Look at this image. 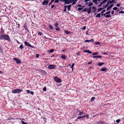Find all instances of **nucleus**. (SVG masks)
<instances>
[{
  "label": "nucleus",
  "mask_w": 124,
  "mask_h": 124,
  "mask_svg": "<svg viewBox=\"0 0 124 124\" xmlns=\"http://www.w3.org/2000/svg\"><path fill=\"white\" fill-rule=\"evenodd\" d=\"M4 40L8 41H11V40L8 35L2 34L0 35V40Z\"/></svg>",
  "instance_id": "obj_1"
},
{
  "label": "nucleus",
  "mask_w": 124,
  "mask_h": 124,
  "mask_svg": "<svg viewBox=\"0 0 124 124\" xmlns=\"http://www.w3.org/2000/svg\"><path fill=\"white\" fill-rule=\"evenodd\" d=\"M23 90L20 89H16L12 90V93H18L22 92Z\"/></svg>",
  "instance_id": "obj_2"
},
{
  "label": "nucleus",
  "mask_w": 124,
  "mask_h": 124,
  "mask_svg": "<svg viewBox=\"0 0 124 124\" xmlns=\"http://www.w3.org/2000/svg\"><path fill=\"white\" fill-rule=\"evenodd\" d=\"M24 43L25 45L26 46H27L33 48L34 47L33 46L31 45L29 43L26 41H25L24 42Z\"/></svg>",
  "instance_id": "obj_3"
},
{
  "label": "nucleus",
  "mask_w": 124,
  "mask_h": 124,
  "mask_svg": "<svg viewBox=\"0 0 124 124\" xmlns=\"http://www.w3.org/2000/svg\"><path fill=\"white\" fill-rule=\"evenodd\" d=\"M54 80L56 82L60 83L62 81L61 79L58 78L57 77H55L54 79Z\"/></svg>",
  "instance_id": "obj_4"
},
{
  "label": "nucleus",
  "mask_w": 124,
  "mask_h": 124,
  "mask_svg": "<svg viewBox=\"0 0 124 124\" xmlns=\"http://www.w3.org/2000/svg\"><path fill=\"white\" fill-rule=\"evenodd\" d=\"M48 68L49 69H53L55 68V66L54 65H50L48 66Z\"/></svg>",
  "instance_id": "obj_5"
},
{
  "label": "nucleus",
  "mask_w": 124,
  "mask_h": 124,
  "mask_svg": "<svg viewBox=\"0 0 124 124\" xmlns=\"http://www.w3.org/2000/svg\"><path fill=\"white\" fill-rule=\"evenodd\" d=\"M14 60L16 61V63L17 64H20L21 63V61L16 58H14Z\"/></svg>",
  "instance_id": "obj_6"
},
{
  "label": "nucleus",
  "mask_w": 124,
  "mask_h": 124,
  "mask_svg": "<svg viewBox=\"0 0 124 124\" xmlns=\"http://www.w3.org/2000/svg\"><path fill=\"white\" fill-rule=\"evenodd\" d=\"M49 1L48 0H45L42 3V4L43 5H46L48 4Z\"/></svg>",
  "instance_id": "obj_7"
},
{
  "label": "nucleus",
  "mask_w": 124,
  "mask_h": 124,
  "mask_svg": "<svg viewBox=\"0 0 124 124\" xmlns=\"http://www.w3.org/2000/svg\"><path fill=\"white\" fill-rule=\"evenodd\" d=\"M113 4H111L106 9V11H108L109 10L110 8H111L113 7Z\"/></svg>",
  "instance_id": "obj_8"
},
{
  "label": "nucleus",
  "mask_w": 124,
  "mask_h": 124,
  "mask_svg": "<svg viewBox=\"0 0 124 124\" xmlns=\"http://www.w3.org/2000/svg\"><path fill=\"white\" fill-rule=\"evenodd\" d=\"M1 30L0 32V35H2V34H4V31L2 28H1Z\"/></svg>",
  "instance_id": "obj_9"
},
{
  "label": "nucleus",
  "mask_w": 124,
  "mask_h": 124,
  "mask_svg": "<svg viewBox=\"0 0 124 124\" xmlns=\"http://www.w3.org/2000/svg\"><path fill=\"white\" fill-rule=\"evenodd\" d=\"M91 41H92L93 42L94 41L93 39H91L90 40H86L85 41V42H90Z\"/></svg>",
  "instance_id": "obj_10"
},
{
  "label": "nucleus",
  "mask_w": 124,
  "mask_h": 124,
  "mask_svg": "<svg viewBox=\"0 0 124 124\" xmlns=\"http://www.w3.org/2000/svg\"><path fill=\"white\" fill-rule=\"evenodd\" d=\"M93 58H101L102 57V56L101 55H98L97 56H94L92 57Z\"/></svg>",
  "instance_id": "obj_11"
},
{
  "label": "nucleus",
  "mask_w": 124,
  "mask_h": 124,
  "mask_svg": "<svg viewBox=\"0 0 124 124\" xmlns=\"http://www.w3.org/2000/svg\"><path fill=\"white\" fill-rule=\"evenodd\" d=\"M92 8L93 9L92 10V11L93 13L95 12V11L97 9L96 8L94 7H92Z\"/></svg>",
  "instance_id": "obj_12"
},
{
  "label": "nucleus",
  "mask_w": 124,
  "mask_h": 124,
  "mask_svg": "<svg viewBox=\"0 0 124 124\" xmlns=\"http://www.w3.org/2000/svg\"><path fill=\"white\" fill-rule=\"evenodd\" d=\"M72 5H74L76 4V2L78 0H72Z\"/></svg>",
  "instance_id": "obj_13"
},
{
  "label": "nucleus",
  "mask_w": 124,
  "mask_h": 124,
  "mask_svg": "<svg viewBox=\"0 0 124 124\" xmlns=\"http://www.w3.org/2000/svg\"><path fill=\"white\" fill-rule=\"evenodd\" d=\"M23 26H24V28L28 32H29V31L28 29L27 28V26H26V25H24Z\"/></svg>",
  "instance_id": "obj_14"
},
{
  "label": "nucleus",
  "mask_w": 124,
  "mask_h": 124,
  "mask_svg": "<svg viewBox=\"0 0 124 124\" xmlns=\"http://www.w3.org/2000/svg\"><path fill=\"white\" fill-rule=\"evenodd\" d=\"M61 57L62 59L64 60L66 58V56L65 55H62Z\"/></svg>",
  "instance_id": "obj_15"
},
{
  "label": "nucleus",
  "mask_w": 124,
  "mask_h": 124,
  "mask_svg": "<svg viewBox=\"0 0 124 124\" xmlns=\"http://www.w3.org/2000/svg\"><path fill=\"white\" fill-rule=\"evenodd\" d=\"M106 70V67H104L101 68V70L102 71H105Z\"/></svg>",
  "instance_id": "obj_16"
},
{
  "label": "nucleus",
  "mask_w": 124,
  "mask_h": 124,
  "mask_svg": "<svg viewBox=\"0 0 124 124\" xmlns=\"http://www.w3.org/2000/svg\"><path fill=\"white\" fill-rule=\"evenodd\" d=\"M103 9V8H99L97 10V12H100Z\"/></svg>",
  "instance_id": "obj_17"
},
{
  "label": "nucleus",
  "mask_w": 124,
  "mask_h": 124,
  "mask_svg": "<svg viewBox=\"0 0 124 124\" xmlns=\"http://www.w3.org/2000/svg\"><path fill=\"white\" fill-rule=\"evenodd\" d=\"M71 6V5H69L67 6V9L68 11H69L70 10V8Z\"/></svg>",
  "instance_id": "obj_18"
},
{
  "label": "nucleus",
  "mask_w": 124,
  "mask_h": 124,
  "mask_svg": "<svg viewBox=\"0 0 124 124\" xmlns=\"http://www.w3.org/2000/svg\"><path fill=\"white\" fill-rule=\"evenodd\" d=\"M93 2L95 3V4H98V3H97L98 0H93Z\"/></svg>",
  "instance_id": "obj_19"
},
{
  "label": "nucleus",
  "mask_w": 124,
  "mask_h": 124,
  "mask_svg": "<svg viewBox=\"0 0 124 124\" xmlns=\"http://www.w3.org/2000/svg\"><path fill=\"white\" fill-rule=\"evenodd\" d=\"M54 26L56 27H58V26L59 25V24L57 22L56 23H54Z\"/></svg>",
  "instance_id": "obj_20"
},
{
  "label": "nucleus",
  "mask_w": 124,
  "mask_h": 124,
  "mask_svg": "<svg viewBox=\"0 0 124 124\" xmlns=\"http://www.w3.org/2000/svg\"><path fill=\"white\" fill-rule=\"evenodd\" d=\"M96 17H101V14L98 13L96 16Z\"/></svg>",
  "instance_id": "obj_21"
},
{
  "label": "nucleus",
  "mask_w": 124,
  "mask_h": 124,
  "mask_svg": "<svg viewBox=\"0 0 124 124\" xmlns=\"http://www.w3.org/2000/svg\"><path fill=\"white\" fill-rule=\"evenodd\" d=\"M111 16L110 14H107V15H106L105 16V17L106 18L110 17Z\"/></svg>",
  "instance_id": "obj_22"
},
{
  "label": "nucleus",
  "mask_w": 124,
  "mask_h": 124,
  "mask_svg": "<svg viewBox=\"0 0 124 124\" xmlns=\"http://www.w3.org/2000/svg\"><path fill=\"white\" fill-rule=\"evenodd\" d=\"M106 11V10L105 9L103 10L101 12L100 14H101V16H103V13L104 12Z\"/></svg>",
  "instance_id": "obj_23"
},
{
  "label": "nucleus",
  "mask_w": 124,
  "mask_h": 124,
  "mask_svg": "<svg viewBox=\"0 0 124 124\" xmlns=\"http://www.w3.org/2000/svg\"><path fill=\"white\" fill-rule=\"evenodd\" d=\"M87 10H88V8H85L83 9L82 10V11H83V12H85L87 11Z\"/></svg>",
  "instance_id": "obj_24"
},
{
  "label": "nucleus",
  "mask_w": 124,
  "mask_h": 124,
  "mask_svg": "<svg viewBox=\"0 0 124 124\" xmlns=\"http://www.w3.org/2000/svg\"><path fill=\"white\" fill-rule=\"evenodd\" d=\"M104 64V63L100 62L98 64V65L99 66H101L102 65Z\"/></svg>",
  "instance_id": "obj_25"
},
{
  "label": "nucleus",
  "mask_w": 124,
  "mask_h": 124,
  "mask_svg": "<svg viewBox=\"0 0 124 124\" xmlns=\"http://www.w3.org/2000/svg\"><path fill=\"white\" fill-rule=\"evenodd\" d=\"M93 4V3L92 2H90L89 3L88 6H91Z\"/></svg>",
  "instance_id": "obj_26"
},
{
  "label": "nucleus",
  "mask_w": 124,
  "mask_h": 124,
  "mask_svg": "<svg viewBox=\"0 0 124 124\" xmlns=\"http://www.w3.org/2000/svg\"><path fill=\"white\" fill-rule=\"evenodd\" d=\"M68 0H60V1L64 2L65 4H67Z\"/></svg>",
  "instance_id": "obj_27"
},
{
  "label": "nucleus",
  "mask_w": 124,
  "mask_h": 124,
  "mask_svg": "<svg viewBox=\"0 0 124 124\" xmlns=\"http://www.w3.org/2000/svg\"><path fill=\"white\" fill-rule=\"evenodd\" d=\"M112 3L110 2V0H109L108 2L107 3V4H106L108 6L109 4H110Z\"/></svg>",
  "instance_id": "obj_28"
},
{
  "label": "nucleus",
  "mask_w": 124,
  "mask_h": 124,
  "mask_svg": "<svg viewBox=\"0 0 124 124\" xmlns=\"http://www.w3.org/2000/svg\"><path fill=\"white\" fill-rule=\"evenodd\" d=\"M64 31L65 33L67 34H69L70 33V32L69 31H66V30H65Z\"/></svg>",
  "instance_id": "obj_29"
},
{
  "label": "nucleus",
  "mask_w": 124,
  "mask_h": 124,
  "mask_svg": "<svg viewBox=\"0 0 124 124\" xmlns=\"http://www.w3.org/2000/svg\"><path fill=\"white\" fill-rule=\"evenodd\" d=\"M48 27L51 30H52L53 29V27L50 24L49 25Z\"/></svg>",
  "instance_id": "obj_30"
},
{
  "label": "nucleus",
  "mask_w": 124,
  "mask_h": 124,
  "mask_svg": "<svg viewBox=\"0 0 124 124\" xmlns=\"http://www.w3.org/2000/svg\"><path fill=\"white\" fill-rule=\"evenodd\" d=\"M20 48L21 49H22L24 48V47L23 46V44L21 45L20 46Z\"/></svg>",
  "instance_id": "obj_31"
},
{
  "label": "nucleus",
  "mask_w": 124,
  "mask_h": 124,
  "mask_svg": "<svg viewBox=\"0 0 124 124\" xmlns=\"http://www.w3.org/2000/svg\"><path fill=\"white\" fill-rule=\"evenodd\" d=\"M72 0H68L67 4H69L70 3H72Z\"/></svg>",
  "instance_id": "obj_32"
},
{
  "label": "nucleus",
  "mask_w": 124,
  "mask_h": 124,
  "mask_svg": "<svg viewBox=\"0 0 124 124\" xmlns=\"http://www.w3.org/2000/svg\"><path fill=\"white\" fill-rule=\"evenodd\" d=\"M98 54V52H96L93 53L92 54V55H97Z\"/></svg>",
  "instance_id": "obj_33"
},
{
  "label": "nucleus",
  "mask_w": 124,
  "mask_h": 124,
  "mask_svg": "<svg viewBox=\"0 0 124 124\" xmlns=\"http://www.w3.org/2000/svg\"><path fill=\"white\" fill-rule=\"evenodd\" d=\"M108 1V0H103L102 2H101V3L103 4H104V3H105V2H107Z\"/></svg>",
  "instance_id": "obj_34"
},
{
  "label": "nucleus",
  "mask_w": 124,
  "mask_h": 124,
  "mask_svg": "<svg viewBox=\"0 0 124 124\" xmlns=\"http://www.w3.org/2000/svg\"><path fill=\"white\" fill-rule=\"evenodd\" d=\"M108 6H107V5H105L104 6H103L102 8L103 9H105Z\"/></svg>",
  "instance_id": "obj_35"
},
{
  "label": "nucleus",
  "mask_w": 124,
  "mask_h": 124,
  "mask_svg": "<svg viewBox=\"0 0 124 124\" xmlns=\"http://www.w3.org/2000/svg\"><path fill=\"white\" fill-rule=\"evenodd\" d=\"M42 34V33L40 32H39L38 33V35L39 36L41 35Z\"/></svg>",
  "instance_id": "obj_36"
},
{
  "label": "nucleus",
  "mask_w": 124,
  "mask_h": 124,
  "mask_svg": "<svg viewBox=\"0 0 124 124\" xmlns=\"http://www.w3.org/2000/svg\"><path fill=\"white\" fill-rule=\"evenodd\" d=\"M79 113L78 114L79 115H82L83 114V112H81L80 111H79Z\"/></svg>",
  "instance_id": "obj_37"
},
{
  "label": "nucleus",
  "mask_w": 124,
  "mask_h": 124,
  "mask_svg": "<svg viewBox=\"0 0 124 124\" xmlns=\"http://www.w3.org/2000/svg\"><path fill=\"white\" fill-rule=\"evenodd\" d=\"M54 51V49H51L49 51V52L52 53Z\"/></svg>",
  "instance_id": "obj_38"
},
{
  "label": "nucleus",
  "mask_w": 124,
  "mask_h": 124,
  "mask_svg": "<svg viewBox=\"0 0 124 124\" xmlns=\"http://www.w3.org/2000/svg\"><path fill=\"white\" fill-rule=\"evenodd\" d=\"M102 4H103L101 2L100 4H99L98 5V7H101L102 6Z\"/></svg>",
  "instance_id": "obj_39"
},
{
  "label": "nucleus",
  "mask_w": 124,
  "mask_h": 124,
  "mask_svg": "<svg viewBox=\"0 0 124 124\" xmlns=\"http://www.w3.org/2000/svg\"><path fill=\"white\" fill-rule=\"evenodd\" d=\"M88 50H84L83 51V52L84 53H88Z\"/></svg>",
  "instance_id": "obj_40"
},
{
  "label": "nucleus",
  "mask_w": 124,
  "mask_h": 124,
  "mask_svg": "<svg viewBox=\"0 0 124 124\" xmlns=\"http://www.w3.org/2000/svg\"><path fill=\"white\" fill-rule=\"evenodd\" d=\"M95 98L94 97H92L91 98V101H92L95 99Z\"/></svg>",
  "instance_id": "obj_41"
},
{
  "label": "nucleus",
  "mask_w": 124,
  "mask_h": 124,
  "mask_svg": "<svg viewBox=\"0 0 124 124\" xmlns=\"http://www.w3.org/2000/svg\"><path fill=\"white\" fill-rule=\"evenodd\" d=\"M88 13L89 14L90 13L91 11V10H88H88L87 11Z\"/></svg>",
  "instance_id": "obj_42"
},
{
  "label": "nucleus",
  "mask_w": 124,
  "mask_h": 124,
  "mask_svg": "<svg viewBox=\"0 0 124 124\" xmlns=\"http://www.w3.org/2000/svg\"><path fill=\"white\" fill-rule=\"evenodd\" d=\"M55 30L57 31H60V29L58 27H57V28L55 29Z\"/></svg>",
  "instance_id": "obj_43"
},
{
  "label": "nucleus",
  "mask_w": 124,
  "mask_h": 124,
  "mask_svg": "<svg viewBox=\"0 0 124 124\" xmlns=\"http://www.w3.org/2000/svg\"><path fill=\"white\" fill-rule=\"evenodd\" d=\"M120 121V119H118L116 120V122L117 123H119Z\"/></svg>",
  "instance_id": "obj_44"
},
{
  "label": "nucleus",
  "mask_w": 124,
  "mask_h": 124,
  "mask_svg": "<svg viewBox=\"0 0 124 124\" xmlns=\"http://www.w3.org/2000/svg\"><path fill=\"white\" fill-rule=\"evenodd\" d=\"M43 90L44 91H46V86H45L43 88Z\"/></svg>",
  "instance_id": "obj_45"
},
{
  "label": "nucleus",
  "mask_w": 124,
  "mask_h": 124,
  "mask_svg": "<svg viewBox=\"0 0 124 124\" xmlns=\"http://www.w3.org/2000/svg\"><path fill=\"white\" fill-rule=\"evenodd\" d=\"M27 93H30V91L29 90H26Z\"/></svg>",
  "instance_id": "obj_46"
},
{
  "label": "nucleus",
  "mask_w": 124,
  "mask_h": 124,
  "mask_svg": "<svg viewBox=\"0 0 124 124\" xmlns=\"http://www.w3.org/2000/svg\"><path fill=\"white\" fill-rule=\"evenodd\" d=\"M22 122V124H28L27 123H26V122H24L23 121H21Z\"/></svg>",
  "instance_id": "obj_47"
},
{
  "label": "nucleus",
  "mask_w": 124,
  "mask_h": 124,
  "mask_svg": "<svg viewBox=\"0 0 124 124\" xmlns=\"http://www.w3.org/2000/svg\"><path fill=\"white\" fill-rule=\"evenodd\" d=\"M110 13V12L109 11H107L106 13V14H109Z\"/></svg>",
  "instance_id": "obj_48"
},
{
  "label": "nucleus",
  "mask_w": 124,
  "mask_h": 124,
  "mask_svg": "<svg viewBox=\"0 0 124 124\" xmlns=\"http://www.w3.org/2000/svg\"><path fill=\"white\" fill-rule=\"evenodd\" d=\"M83 8H78V9L79 11H80Z\"/></svg>",
  "instance_id": "obj_49"
},
{
  "label": "nucleus",
  "mask_w": 124,
  "mask_h": 124,
  "mask_svg": "<svg viewBox=\"0 0 124 124\" xmlns=\"http://www.w3.org/2000/svg\"><path fill=\"white\" fill-rule=\"evenodd\" d=\"M95 43L97 45H98L100 44V43L98 42H95Z\"/></svg>",
  "instance_id": "obj_50"
},
{
  "label": "nucleus",
  "mask_w": 124,
  "mask_h": 124,
  "mask_svg": "<svg viewBox=\"0 0 124 124\" xmlns=\"http://www.w3.org/2000/svg\"><path fill=\"white\" fill-rule=\"evenodd\" d=\"M115 0H112L111 1H110V2L111 3H115L116 2H114Z\"/></svg>",
  "instance_id": "obj_51"
},
{
  "label": "nucleus",
  "mask_w": 124,
  "mask_h": 124,
  "mask_svg": "<svg viewBox=\"0 0 124 124\" xmlns=\"http://www.w3.org/2000/svg\"><path fill=\"white\" fill-rule=\"evenodd\" d=\"M113 9L114 10H116L117 9V8L116 7H114L113 8Z\"/></svg>",
  "instance_id": "obj_52"
},
{
  "label": "nucleus",
  "mask_w": 124,
  "mask_h": 124,
  "mask_svg": "<svg viewBox=\"0 0 124 124\" xmlns=\"http://www.w3.org/2000/svg\"><path fill=\"white\" fill-rule=\"evenodd\" d=\"M74 63H72V66H71L70 67L71 68H73V67H74Z\"/></svg>",
  "instance_id": "obj_53"
},
{
  "label": "nucleus",
  "mask_w": 124,
  "mask_h": 124,
  "mask_svg": "<svg viewBox=\"0 0 124 124\" xmlns=\"http://www.w3.org/2000/svg\"><path fill=\"white\" fill-rule=\"evenodd\" d=\"M85 117H86L87 119H88L89 118V115H87L85 116Z\"/></svg>",
  "instance_id": "obj_54"
},
{
  "label": "nucleus",
  "mask_w": 124,
  "mask_h": 124,
  "mask_svg": "<svg viewBox=\"0 0 124 124\" xmlns=\"http://www.w3.org/2000/svg\"><path fill=\"white\" fill-rule=\"evenodd\" d=\"M39 54H36V58H38L39 57Z\"/></svg>",
  "instance_id": "obj_55"
},
{
  "label": "nucleus",
  "mask_w": 124,
  "mask_h": 124,
  "mask_svg": "<svg viewBox=\"0 0 124 124\" xmlns=\"http://www.w3.org/2000/svg\"><path fill=\"white\" fill-rule=\"evenodd\" d=\"M121 3H120L119 4H117L116 5V6L118 7H119L120 6V4Z\"/></svg>",
  "instance_id": "obj_56"
},
{
  "label": "nucleus",
  "mask_w": 124,
  "mask_h": 124,
  "mask_svg": "<svg viewBox=\"0 0 124 124\" xmlns=\"http://www.w3.org/2000/svg\"><path fill=\"white\" fill-rule=\"evenodd\" d=\"M119 13H124V11H121L119 12Z\"/></svg>",
  "instance_id": "obj_57"
},
{
  "label": "nucleus",
  "mask_w": 124,
  "mask_h": 124,
  "mask_svg": "<svg viewBox=\"0 0 124 124\" xmlns=\"http://www.w3.org/2000/svg\"><path fill=\"white\" fill-rule=\"evenodd\" d=\"M59 2V0H56L55 1V3H58Z\"/></svg>",
  "instance_id": "obj_58"
},
{
  "label": "nucleus",
  "mask_w": 124,
  "mask_h": 124,
  "mask_svg": "<svg viewBox=\"0 0 124 124\" xmlns=\"http://www.w3.org/2000/svg\"><path fill=\"white\" fill-rule=\"evenodd\" d=\"M81 118H82V116H78V118L77 119H80Z\"/></svg>",
  "instance_id": "obj_59"
},
{
  "label": "nucleus",
  "mask_w": 124,
  "mask_h": 124,
  "mask_svg": "<svg viewBox=\"0 0 124 124\" xmlns=\"http://www.w3.org/2000/svg\"><path fill=\"white\" fill-rule=\"evenodd\" d=\"M30 93L32 95H33L34 94V92H33V91H31Z\"/></svg>",
  "instance_id": "obj_60"
},
{
  "label": "nucleus",
  "mask_w": 124,
  "mask_h": 124,
  "mask_svg": "<svg viewBox=\"0 0 124 124\" xmlns=\"http://www.w3.org/2000/svg\"><path fill=\"white\" fill-rule=\"evenodd\" d=\"M88 53L89 54H92V52H91V51H90L89 50Z\"/></svg>",
  "instance_id": "obj_61"
},
{
  "label": "nucleus",
  "mask_w": 124,
  "mask_h": 124,
  "mask_svg": "<svg viewBox=\"0 0 124 124\" xmlns=\"http://www.w3.org/2000/svg\"><path fill=\"white\" fill-rule=\"evenodd\" d=\"M85 29H86V26H84L83 27L82 29L83 30H85Z\"/></svg>",
  "instance_id": "obj_62"
},
{
  "label": "nucleus",
  "mask_w": 124,
  "mask_h": 124,
  "mask_svg": "<svg viewBox=\"0 0 124 124\" xmlns=\"http://www.w3.org/2000/svg\"><path fill=\"white\" fill-rule=\"evenodd\" d=\"M114 11L113 10H112L111 11V13L112 14H114Z\"/></svg>",
  "instance_id": "obj_63"
},
{
  "label": "nucleus",
  "mask_w": 124,
  "mask_h": 124,
  "mask_svg": "<svg viewBox=\"0 0 124 124\" xmlns=\"http://www.w3.org/2000/svg\"><path fill=\"white\" fill-rule=\"evenodd\" d=\"M92 7H90L89 8L88 10H91Z\"/></svg>",
  "instance_id": "obj_64"
}]
</instances>
